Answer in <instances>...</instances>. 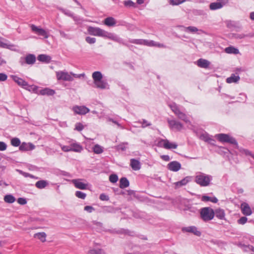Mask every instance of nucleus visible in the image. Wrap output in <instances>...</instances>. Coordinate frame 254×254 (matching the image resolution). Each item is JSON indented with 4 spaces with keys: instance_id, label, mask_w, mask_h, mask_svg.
<instances>
[{
    "instance_id": "obj_1",
    "label": "nucleus",
    "mask_w": 254,
    "mask_h": 254,
    "mask_svg": "<svg viewBox=\"0 0 254 254\" xmlns=\"http://www.w3.org/2000/svg\"><path fill=\"white\" fill-rule=\"evenodd\" d=\"M87 31L91 35L107 38L120 44L127 45V44L124 43L123 39L119 37L117 35L112 33L108 32L99 27L88 26L87 28Z\"/></svg>"
},
{
    "instance_id": "obj_2",
    "label": "nucleus",
    "mask_w": 254,
    "mask_h": 254,
    "mask_svg": "<svg viewBox=\"0 0 254 254\" xmlns=\"http://www.w3.org/2000/svg\"><path fill=\"white\" fill-rule=\"evenodd\" d=\"M212 176L202 172H198L195 176L194 182L201 187H207L210 184Z\"/></svg>"
},
{
    "instance_id": "obj_3",
    "label": "nucleus",
    "mask_w": 254,
    "mask_h": 254,
    "mask_svg": "<svg viewBox=\"0 0 254 254\" xmlns=\"http://www.w3.org/2000/svg\"><path fill=\"white\" fill-rule=\"evenodd\" d=\"M215 216L213 209L209 207H203L200 210V218L204 222L212 220Z\"/></svg>"
},
{
    "instance_id": "obj_4",
    "label": "nucleus",
    "mask_w": 254,
    "mask_h": 254,
    "mask_svg": "<svg viewBox=\"0 0 254 254\" xmlns=\"http://www.w3.org/2000/svg\"><path fill=\"white\" fill-rule=\"evenodd\" d=\"M218 140L222 142L229 143L236 145V148H238V144L236 140L233 137L227 134L219 133L215 135Z\"/></svg>"
},
{
    "instance_id": "obj_5",
    "label": "nucleus",
    "mask_w": 254,
    "mask_h": 254,
    "mask_svg": "<svg viewBox=\"0 0 254 254\" xmlns=\"http://www.w3.org/2000/svg\"><path fill=\"white\" fill-rule=\"evenodd\" d=\"M36 62V57L34 54H29L25 58L21 57L19 60V63L21 65L25 64H33Z\"/></svg>"
},
{
    "instance_id": "obj_6",
    "label": "nucleus",
    "mask_w": 254,
    "mask_h": 254,
    "mask_svg": "<svg viewBox=\"0 0 254 254\" xmlns=\"http://www.w3.org/2000/svg\"><path fill=\"white\" fill-rule=\"evenodd\" d=\"M56 75L58 80L71 81L73 80L72 76L66 71H60L56 72Z\"/></svg>"
},
{
    "instance_id": "obj_7",
    "label": "nucleus",
    "mask_w": 254,
    "mask_h": 254,
    "mask_svg": "<svg viewBox=\"0 0 254 254\" xmlns=\"http://www.w3.org/2000/svg\"><path fill=\"white\" fill-rule=\"evenodd\" d=\"M168 123L170 127L173 129H176L177 131H180L183 128V125L179 121L175 120H167Z\"/></svg>"
},
{
    "instance_id": "obj_8",
    "label": "nucleus",
    "mask_w": 254,
    "mask_h": 254,
    "mask_svg": "<svg viewBox=\"0 0 254 254\" xmlns=\"http://www.w3.org/2000/svg\"><path fill=\"white\" fill-rule=\"evenodd\" d=\"M158 143L160 146H163L164 148L167 149H176L178 146L176 143L170 142L167 139H162Z\"/></svg>"
},
{
    "instance_id": "obj_9",
    "label": "nucleus",
    "mask_w": 254,
    "mask_h": 254,
    "mask_svg": "<svg viewBox=\"0 0 254 254\" xmlns=\"http://www.w3.org/2000/svg\"><path fill=\"white\" fill-rule=\"evenodd\" d=\"M74 112L78 115H84L89 112V108L85 106H74L72 108Z\"/></svg>"
},
{
    "instance_id": "obj_10",
    "label": "nucleus",
    "mask_w": 254,
    "mask_h": 254,
    "mask_svg": "<svg viewBox=\"0 0 254 254\" xmlns=\"http://www.w3.org/2000/svg\"><path fill=\"white\" fill-rule=\"evenodd\" d=\"M228 2V0H217L216 2L211 3L209 8L211 10H216L222 8Z\"/></svg>"
},
{
    "instance_id": "obj_11",
    "label": "nucleus",
    "mask_w": 254,
    "mask_h": 254,
    "mask_svg": "<svg viewBox=\"0 0 254 254\" xmlns=\"http://www.w3.org/2000/svg\"><path fill=\"white\" fill-rule=\"evenodd\" d=\"M31 28L33 32H35L38 35L43 36L44 38H47L48 37V34L44 29L39 28L33 24L31 25Z\"/></svg>"
},
{
    "instance_id": "obj_12",
    "label": "nucleus",
    "mask_w": 254,
    "mask_h": 254,
    "mask_svg": "<svg viewBox=\"0 0 254 254\" xmlns=\"http://www.w3.org/2000/svg\"><path fill=\"white\" fill-rule=\"evenodd\" d=\"M167 168L173 172H177L181 168V164L177 161H173L168 164Z\"/></svg>"
},
{
    "instance_id": "obj_13",
    "label": "nucleus",
    "mask_w": 254,
    "mask_h": 254,
    "mask_svg": "<svg viewBox=\"0 0 254 254\" xmlns=\"http://www.w3.org/2000/svg\"><path fill=\"white\" fill-rule=\"evenodd\" d=\"M182 231L183 232L192 233L197 236H200L201 234L200 231H198L197 228L194 226L183 227Z\"/></svg>"
},
{
    "instance_id": "obj_14",
    "label": "nucleus",
    "mask_w": 254,
    "mask_h": 254,
    "mask_svg": "<svg viewBox=\"0 0 254 254\" xmlns=\"http://www.w3.org/2000/svg\"><path fill=\"white\" fill-rule=\"evenodd\" d=\"M11 78L18 85L22 86L23 88H26L28 86L27 82L24 79L19 77L17 75H11Z\"/></svg>"
},
{
    "instance_id": "obj_15",
    "label": "nucleus",
    "mask_w": 254,
    "mask_h": 254,
    "mask_svg": "<svg viewBox=\"0 0 254 254\" xmlns=\"http://www.w3.org/2000/svg\"><path fill=\"white\" fill-rule=\"evenodd\" d=\"M35 147L32 143L23 142L19 146V150L22 151H30L34 149Z\"/></svg>"
},
{
    "instance_id": "obj_16",
    "label": "nucleus",
    "mask_w": 254,
    "mask_h": 254,
    "mask_svg": "<svg viewBox=\"0 0 254 254\" xmlns=\"http://www.w3.org/2000/svg\"><path fill=\"white\" fill-rule=\"evenodd\" d=\"M241 210L243 214L246 216L251 215L252 213V211L250 207L247 203H244L242 204Z\"/></svg>"
},
{
    "instance_id": "obj_17",
    "label": "nucleus",
    "mask_w": 254,
    "mask_h": 254,
    "mask_svg": "<svg viewBox=\"0 0 254 254\" xmlns=\"http://www.w3.org/2000/svg\"><path fill=\"white\" fill-rule=\"evenodd\" d=\"M72 183L74 185L75 187L80 190H85L86 189L88 185L87 184L81 182L80 180L74 179L72 180Z\"/></svg>"
},
{
    "instance_id": "obj_18",
    "label": "nucleus",
    "mask_w": 254,
    "mask_h": 254,
    "mask_svg": "<svg viewBox=\"0 0 254 254\" xmlns=\"http://www.w3.org/2000/svg\"><path fill=\"white\" fill-rule=\"evenodd\" d=\"M169 106L173 113L178 117L182 111H181L179 107L175 103H172L169 104Z\"/></svg>"
},
{
    "instance_id": "obj_19",
    "label": "nucleus",
    "mask_w": 254,
    "mask_h": 254,
    "mask_svg": "<svg viewBox=\"0 0 254 254\" xmlns=\"http://www.w3.org/2000/svg\"><path fill=\"white\" fill-rule=\"evenodd\" d=\"M130 166L133 170L137 171L140 169L141 165L140 162L135 159L130 160Z\"/></svg>"
},
{
    "instance_id": "obj_20",
    "label": "nucleus",
    "mask_w": 254,
    "mask_h": 254,
    "mask_svg": "<svg viewBox=\"0 0 254 254\" xmlns=\"http://www.w3.org/2000/svg\"><path fill=\"white\" fill-rule=\"evenodd\" d=\"M37 59L40 62L47 64L50 63L51 61V57L45 54L39 55L37 57Z\"/></svg>"
},
{
    "instance_id": "obj_21",
    "label": "nucleus",
    "mask_w": 254,
    "mask_h": 254,
    "mask_svg": "<svg viewBox=\"0 0 254 254\" xmlns=\"http://www.w3.org/2000/svg\"><path fill=\"white\" fill-rule=\"evenodd\" d=\"M94 83L95 84L96 87L98 88L101 89L108 88L109 85L108 83L102 79Z\"/></svg>"
},
{
    "instance_id": "obj_22",
    "label": "nucleus",
    "mask_w": 254,
    "mask_h": 254,
    "mask_svg": "<svg viewBox=\"0 0 254 254\" xmlns=\"http://www.w3.org/2000/svg\"><path fill=\"white\" fill-rule=\"evenodd\" d=\"M69 146L71 151L75 152H81L83 150L82 146L77 142L74 143H72L71 145Z\"/></svg>"
},
{
    "instance_id": "obj_23",
    "label": "nucleus",
    "mask_w": 254,
    "mask_h": 254,
    "mask_svg": "<svg viewBox=\"0 0 254 254\" xmlns=\"http://www.w3.org/2000/svg\"><path fill=\"white\" fill-rule=\"evenodd\" d=\"M197 65L202 68H207L210 65V62L205 59H200L197 61Z\"/></svg>"
},
{
    "instance_id": "obj_24",
    "label": "nucleus",
    "mask_w": 254,
    "mask_h": 254,
    "mask_svg": "<svg viewBox=\"0 0 254 254\" xmlns=\"http://www.w3.org/2000/svg\"><path fill=\"white\" fill-rule=\"evenodd\" d=\"M191 177L187 176L181 180L180 181L177 182L175 183L176 187H180L186 185L189 182L191 181Z\"/></svg>"
},
{
    "instance_id": "obj_25",
    "label": "nucleus",
    "mask_w": 254,
    "mask_h": 254,
    "mask_svg": "<svg viewBox=\"0 0 254 254\" xmlns=\"http://www.w3.org/2000/svg\"><path fill=\"white\" fill-rule=\"evenodd\" d=\"M104 23L108 26H114L116 24V20L113 17H108L104 19Z\"/></svg>"
},
{
    "instance_id": "obj_26",
    "label": "nucleus",
    "mask_w": 254,
    "mask_h": 254,
    "mask_svg": "<svg viewBox=\"0 0 254 254\" xmlns=\"http://www.w3.org/2000/svg\"><path fill=\"white\" fill-rule=\"evenodd\" d=\"M240 79L239 75H236L235 74H232L231 75L226 79V82L228 83H237Z\"/></svg>"
},
{
    "instance_id": "obj_27",
    "label": "nucleus",
    "mask_w": 254,
    "mask_h": 254,
    "mask_svg": "<svg viewBox=\"0 0 254 254\" xmlns=\"http://www.w3.org/2000/svg\"><path fill=\"white\" fill-rule=\"evenodd\" d=\"M92 77L95 83L102 79L103 75L100 71H97L92 73Z\"/></svg>"
},
{
    "instance_id": "obj_28",
    "label": "nucleus",
    "mask_w": 254,
    "mask_h": 254,
    "mask_svg": "<svg viewBox=\"0 0 254 254\" xmlns=\"http://www.w3.org/2000/svg\"><path fill=\"white\" fill-rule=\"evenodd\" d=\"M224 51L225 53L229 54H233L236 55L239 53L238 49L235 48L233 46H229L226 48Z\"/></svg>"
},
{
    "instance_id": "obj_29",
    "label": "nucleus",
    "mask_w": 254,
    "mask_h": 254,
    "mask_svg": "<svg viewBox=\"0 0 254 254\" xmlns=\"http://www.w3.org/2000/svg\"><path fill=\"white\" fill-rule=\"evenodd\" d=\"M40 93L42 95L52 96L55 94V90L48 88L40 90Z\"/></svg>"
},
{
    "instance_id": "obj_30",
    "label": "nucleus",
    "mask_w": 254,
    "mask_h": 254,
    "mask_svg": "<svg viewBox=\"0 0 254 254\" xmlns=\"http://www.w3.org/2000/svg\"><path fill=\"white\" fill-rule=\"evenodd\" d=\"M129 185V182L127 178L125 177L122 178L120 180V188L124 189L127 188Z\"/></svg>"
},
{
    "instance_id": "obj_31",
    "label": "nucleus",
    "mask_w": 254,
    "mask_h": 254,
    "mask_svg": "<svg viewBox=\"0 0 254 254\" xmlns=\"http://www.w3.org/2000/svg\"><path fill=\"white\" fill-rule=\"evenodd\" d=\"M47 235L45 232H40L36 233L34 235L35 238H37L40 240L42 242H45L46 240Z\"/></svg>"
},
{
    "instance_id": "obj_32",
    "label": "nucleus",
    "mask_w": 254,
    "mask_h": 254,
    "mask_svg": "<svg viewBox=\"0 0 254 254\" xmlns=\"http://www.w3.org/2000/svg\"><path fill=\"white\" fill-rule=\"evenodd\" d=\"M215 215L217 218L219 219H224L225 218V212L223 209H218L214 212Z\"/></svg>"
},
{
    "instance_id": "obj_33",
    "label": "nucleus",
    "mask_w": 254,
    "mask_h": 254,
    "mask_svg": "<svg viewBox=\"0 0 254 254\" xmlns=\"http://www.w3.org/2000/svg\"><path fill=\"white\" fill-rule=\"evenodd\" d=\"M48 185V183L45 180H41L37 182L35 186L37 188L42 189L45 188Z\"/></svg>"
},
{
    "instance_id": "obj_34",
    "label": "nucleus",
    "mask_w": 254,
    "mask_h": 254,
    "mask_svg": "<svg viewBox=\"0 0 254 254\" xmlns=\"http://www.w3.org/2000/svg\"><path fill=\"white\" fill-rule=\"evenodd\" d=\"M201 200L204 202L210 201L216 203L218 201V199L216 197H211L206 195H203L201 197Z\"/></svg>"
},
{
    "instance_id": "obj_35",
    "label": "nucleus",
    "mask_w": 254,
    "mask_h": 254,
    "mask_svg": "<svg viewBox=\"0 0 254 254\" xmlns=\"http://www.w3.org/2000/svg\"><path fill=\"white\" fill-rule=\"evenodd\" d=\"M88 254H105V252L101 249L92 248L89 250Z\"/></svg>"
},
{
    "instance_id": "obj_36",
    "label": "nucleus",
    "mask_w": 254,
    "mask_h": 254,
    "mask_svg": "<svg viewBox=\"0 0 254 254\" xmlns=\"http://www.w3.org/2000/svg\"><path fill=\"white\" fill-rule=\"evenodd\" d=\"M177 117L180 120L185 122L186 123L190 124V122L189 120L187 115L184 112H182Z\"/></svg>"
},
{
    "instance_id": "obj_37",
    "label": "nucleus",
    "mask_w": 254,
    "mask_h": 254,
    "mask_svg": "<svg viewBox=\"0 0 254 254\" xmlns=\"http://www.w3.org/2000/svg\"><path fill=\"white\" fill-rule=\"evenodd\" d=\"M177 117L180 120L185 122L186 123L190 124V122L189 120L187 115L184 112H182Z\"/></svg>"
},
{
    "instance_id": "obj_38",
    "label": "nucleus",
    "mask_w": 254,
    "mask_h": 254,
    "mask_svg": "<svg viewBox=\"0 0 254 254\" xmlns=\"http://www.w3.org/2000/svg\"><path fill=\"white\" fill-rule=\"evenodd\" d=\"M130 43L135 44L137 45H145L147 42V40L143 39H130L129 40Z\"/></svg>"
},
{
    "instance_id": "obj_39",
    "label": "nucleus",
    "mask_w": 254,
    "mask_h": 254,
    "mask_svg": "<svg viewBox=\"0 0 254 254\" xmlns=\"http://www.w3.org/2000/svg\"><path fill=\"white\" fill-rule=\"evenodd\" d=\"M4 200L5 202L12 203L15 201V197L11 194H7L4 197Z\"/></svg>"
},
{
    "instance_id": "obj_40",
    "label": "nucleus",
    "mask_w": 254,
    "mask_h": 254,
    "mask_svg": "<svg viewBox=\"0 0 254 254\" xmlns=\"http://www.w3.org/2000/svg\"><path fill=\"white\" fill-rule=\"evenodd\" d=\"M198 31V29L194 26H189L187 28H184V32L194 33L197 32Z\"/></svg>"
},
{
    "instance_id": "obj_41",
    "label": "nucleus",
    "mask_w": 254,
    "mask_h": 254,
    "mask_svg": "<svg viewBox=\"0 0 254 254\" xmlns=\"http://www.w3.org/2000/svg\"><path fill=\"white\" fill-rule=\"evenodd\" d=\"M127 142H123L115 147L117 150L125 151L127 148Z\"/></svg>"
},
{
    "instance_id": "obj_42",
    "label": "nucleus",
    "mask_w": 254,
    "mask_h": 254,
    "mask_svg": "<svg viewBox=\"0 0 254 254\" xmlns=\"http://www.w3.org/2000/svg\"><path fill=\"white\" fill-rule=\"evenodd\" d=\"M93 150L94 152L96 154H101L103 152V147L98 144L94 145Z\"/></svg>"
},
{
    "instance_id": "obj_43",
    "label": "nucleus",
    "mask_w": 254,
    "mask_h": 254,
    "mask_svg": "<svg viewBox=\"0 0 254 254\" xmlns=\"http://www.w3.org/2000/svg\"><path fill=\"white\" fill-rule=\"evenodd\" d=\"M20 139L17 137L13 138L11 140V145L15 147L20 146Z\"/></svg>"
},
{
    "instance_id": "obj_44",
    "label": "nucleus",
    "mask_w": 254,
    "mask_h": 254,
    "mask_svg": "<svg viewBox=\"0 0 254 254\" xmlns=\"http://www.w3.org/2000/svg\"><path fill=\"white\" fill-rule=\"evenodd\" d=\"M72 18L77 24H81L84 21L83 18L79 16H75L74 15L72 17Z\"/></svg>"
},
{
    "instance_id": "obj_45",
    "label": "nucleus",
    "mask_w": 254,
    "mask_h": 254,
    "mask_svg": "<svg viewBox=\"0 0 254 254\" xmlns=\"http://www.w3.org/2000/svg\"><path fill=\"white\" fill-rule=\"evenodd\" d=\"M109 180L111 183H115L118 180V177L116 174H112L109 177Z\"/></svg>"
},
{
    "instance_id": "obj_46",
    "label": "nucleus",
    "mask_w": 254,
    "mask_h": 254,
    "mask_svg": "<svg viewBox=\"0 0 254 254\" xmlns=\"http://www.w3.org/2000/svg\"><path fill=\"white\" fill-rule=\"evenodd\" d=\"M75 195L76 197L81 198V199H84L86 196V193L80 191H76L75 192Z\"/></svg>"
},
{
    "instance_id": "obj_47",
    "label": "nucleus",
    "mask_w": 254,
    "mask_h": 254,
    "mask_svg": "<svg viewBox=\"0 0 254 254\" xmlns=\"http://www.w3.org/2000/svg\"><path fill=\"white\" fill-rule=\"evenodd\" d=\"M17 171L21 175H22V176H23L25 177H30L31 178H35V177L33 175H31V174H29L28 173L24 172H23V171H22L21 170H18Z\"/></svg>"
},
{
    "instance_id": "obj_48",
    "label": "nucleus",
    "mask_w": 254,
    "mask_h": 254,
    "mask_svg": "<svg viewBox=\"0 0 254 254\" xmlns=\"http://www.w3.org/2000/svg\"><path fill=\"white\" fill-rule=\"evenodd\" d=\"M85 41L87 43L92 44L96 42V39L95 38L88 36L86 37Z\"/></svg>"
},
{
    "instance_id": "obj_49",
    "label": "nucleus",
    "mask_w": 254,
    "mask_h": 254,
    "mask_svg": "<svg viewBox=\"0 0 254 254\" xmlns=\"http://www.w3.org/2000/svg\"><path fill=\"white\" fill-rule=\"evenodd\" d=\"M233 37L235 38V39H243V38L246 37V34H243V33H241V34H238V33L233 34Z\"/></svg>"
},
{
    "instance_id": "obj_50",
    "label": "nucleus",
    "mask_w": 254,
    "mask_h": 254,
    "mask_svg": "<svg viewBox=\"0 0 254 254\" xmlns=\"http://www.w3.org/2000/svg\"><path fill=\"white\" fill-rule=\"evenodd\" d=\"M247 220L248 218L245 216H243L238 219L237 222L239 224L244 225L247 222Z\"/></svg>"
},
{
    "instance_id": "obj_51",
    "label": "nucleus",
    "mask_w": 254,
    "mask_h": 254,
    "mask_svg": "<svg viewBox=\"0 0 254 254\" xmlns=\"http://www.w3.org/2000/svg\"><path fill=\"white\" fill-rule=\"evenodd\" d=\"M185 0H170V2L172 5H179L185 1Z\"/></svg>"
},
{
    "instance_id": "obj_52",
    "label": "nucleus",
    "mask_w": 254,
    "mask_h": 254,
    "mask_svg": "<svg viewBox=\"0 0 254 254\" xmlns=\"http://www.w3.org/2000/svg\"><path fill=\"white\" fill-rule=\"evenodd\" d=\"M124 4L127 7H131L134 6L135 3L132 1L131 0H127L124 1Z\"/></svg>"
},
{
    "instance_id": "obj_53",
    "label": "nucleus",
    "mask_w": 254,
    "mask_h": 254,
    "mask_svg": "<svg viewBox=\"0 0 254 254\" xmlns=\"http://www.w3.org/2000/svg\"><path fill=\"white\" fill-rule=\"evenodd\" d=\"M62 150L65 152L71 151L70 146L68 145H62V144H60Z\"/></svg>"
},
{
    "instance_id": "obj_54",
    "label": "nucleus",
    "mask_w": 254,
    "mask_h": 254,
    "mask_svg": "<svg viewBox=\"0 0 254 254\" xmlns=\"http://www.w3.org/2000/svg\"><path fill=\"white\" fill-rule=\"evenodd\" d=\"M84 128L83 125L80 123H77L75 124V129L78 131H81Z\"/></svg>"
},
{
    "instance_id": "obj_55",
    "label": "nucleus",
    "mask_w": 254,
    "mask_h": 254,
    "mask_svg": "<svg viewBox=\"0 0 254 254\" xmlns=\"http://www.w3.org/2000/svg\"><path fill=\"white\" fill-rule=\"evenodd\" d=\"M99 198L102 201H108L109 200V196L105 193H101L100 195Z\"/></svg>"
},
{
    "instance_id": "obj_56",
    "label": "nucleus",
    "mask_w": 254,
    "mask_h": 254,
    "mask_svg": "<svg viewBox=\"0 0 254 254\" xmlns=\"http://www.w3.org/2000/svg\"><path fill=\"white\" fill-rule=\"evenodd\" d=\"M84 210L89 213H91L95 210V209L91 206L87 205L84 207Z\"/></svg>"
},
{
    "instance_id": "obj_57",
    "label": "nucleus",
    "mask_w": 254,
    "mask_h": 254,
    "mask_svg": "<svg viewBox=\"0 0 254 254\" xmlns=\"http://www.w3.org/2000/svg\"><path fill=\"white\" fill-rule=\"evenodd\" d=\"M146 46H155L157 45V42L152 40H147V42L145 43Z\"/></svg>"
},
{
    "instance_id": "obj_58",
    "label": "nucleus",
    "mask_w": 254,
    "mask_h": 254,
    "mask_svg": "<svg viewBox=\"0 0 254 254\" xmlns=\"http://www.w3.org/2000/svg\"><path fill=\"white\" fill-rule=\"evenodd\" d=\"M6 144L3 141H0V151H4L6 149Z\"/></svg>"
},
{
    "instance_id": "obj_59",
    "label": "nucleus",
    "mask_w": 254,
    "mask_h": 254,
    "mask_svg": "<svg viewBox=\"0 0 254 254\" xmlns=\"http://www.w3.org/2000/svg\"><path fill=\"white\" fill-rule=\"evenodd\" d=\"M17 202L21 205H24L27 203V200L25 198L19 197L17 199Z\"/></svg>"
},
{
    "instance_id": "obj_60",
    "label": "nucleus",
    "mask_w": 254,
    "mask_h": 254,
    "mask_svg": "<svg viewBox=\"0 0 254 254\" xmlns=\"http://www.w3.org/2000/svg\"><path fill=\"white\" fill-rule=\"evenodd\" d=\"M59 32L62 37L65 39H69L68 35L66 34L64 31L60 30H59Z\"/></svg>"
},
{
    "instance_id": "obj_61",
    "label": "nucleus",
    "mask_w": 254,
    "mask_h": 254,
    "mask_svg": "<svg viewBox=\"0 0 254 254\" xmlns=\"http://www.w3.org/2000/svg\"><path fill=\"white\" fill-rule=\"evenodd\" d=\"M142 124V127H147L150 126L151 124L150 123H149L146 120L143 119L141 122Z\"/></svg>"
},
{
    "instance_id": "obj_62",
    "label": "nucleus",
    "mask_w": 254,
    "mask_h": 254,
    "mask_svg": "<svg viewBox=\"0 0 254 254\" xmlns=\"http://www.w3.org/2000/svg\"><path fill=\"white\" fill-rule=\"evenodd\" d=\"M7 76L5 73H0V81H4L6 80Z\"/></svg>"
},
{
    "instance_id": "obj_63",
    "label": "nucleus",
    "mask_w": 254,
    "mask_h": 254,
    "mask_svg": "<svg viewBox=\"0 0 254 254\" xmlns=\"http://www.w3.org/2000/svg\"><path fill=\"white\" fill-rule=\"evenodd\" d=\"M63 12L65 15L71 17L72 18L74 15L73 13L68 10H64Z\"/></svg>"
},
{
    "instance_id": "obj_64",
    "label": "nucleus",
    "mask_w": 254,
    "mask_h": 254,
    "mask_svg": "<svg viewBox=\"0 0 254 254\" xmlns=\"http://www.w3.org/2000/svg\"><path fill=\"white\" fill-rule=\"evenodd\" d=\"M201 137H203V139L207 142H208L209 143H211V141H214L213 139L210 138L207 135H202L201 136Z\"/></svg>"
}]
</instances>
